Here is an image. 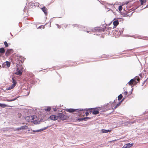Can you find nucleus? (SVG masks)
I'll list each match as a JSON object with an SVG mask.
<instances>
[{
  "instance_id": "f257e3e1",
  "label": "nucleus",
  "mask_w": 148,
  "mask_h": 148,
  "mask_svg": "<svg viewBox=\"0 0 148 148\" xmlns=\"http://www.w3.org/2000/svg\"><path fill=\"white\" fill-rule=\"evenodd\" d=\"M37 117L35 116H27L25 118L26 120L29 122L36 123L37 121Z\"/></svg>"
},
{
  "instance_id": "f03ea898",
  "label": "nucleus",
  "mask_w": 148,
  "mask_h": 148,
  "mask_svg": "<svg viewBox=\"0 0 148 148\" xmlns=\"http://www.w3.org/2000/svg\"><path fill=\"white\" fill-rule=\"evenodd\" d=\"M58 119L64 121L67 120L69 118V116L66 114L65 113H59L58 114Z\"/></svg>"
},
{
  "instance_id": "7ed1b4c3",
  "label": "nucleus",
  "mask_w": 148,
  "mask_h": 148,
  "mask_svg": "<svg viewBox=\"0 0 148 148\" xmlns=\"http://www.w3.org/2000/svg\"><path fill=\"white\" fill-rule=\"evenodd\" d=\"M136 80H137L138 82H139L140 78L138 76H136L134 79H131L128 82V84L130 86H132L133 85H136L137 83Z\"/></svg>"
},
{
  "instance_id": "20e7f679",
  "label": "nucleus",
  "mask_w": 148,
  "mask_h": 148,
  "mask_svg": "<svg viewBox=\"0 0 148 148\" xmlns=\"http://www.w3.org/2000/svg\"><path fill=\"white\" fill-rule=\"evenodd\" d=\"M87 110L89 111V112H90V114L91 112L93 114H97L99 113L98 109L97 108H90L88 109V110Z\"/></svg>"
},
{
  "instance_id": "39448f33",
  "label": "nucleus",
  "mask_w": 148,
  "mask_h": 148,
  "mask_svg": "<svg viewBox=\"0 0 148 148\" xmlns=\"http://www.w3.org/2000/svg\"><path fill=\"white\" fill-rule=\"evenodd\" d=\"M66 110L67 112L72 113L73 112H75L76 111H77L79 112V111L83 110H81V109H66Z\"/></svg>"
},
{
  "instance_id": "423d86ee",
  "label": "nucleus",
  "mask_w": 148,
  "mask_h": 148,
  "mask_svg": "<svg viewBox=\"0 0 148 148\" xmlns=\"http://www.w3.org/2000/svg\"><path fill=\"white\" fill-rule=\"evenodd\" d=\"M49 118L50 119L56 121V120L58 119V114L57 115H52L50 116Z\"/></svg>"
},
{
  "instance_id": "0eeeda50",
  "label": "nucleus",
  "mask_w": 148,
  "mask_h": 148,
  "mask_svg": "<svg viewBox=\"0 0 148 148\" xmlns=\"http://www.w3.org/2000/svg\"><path fill=\"white\" fill-rule=\"evenodd\" d=\"M13 53V50L12 49H8L5 53V55L6 56H8L9 55Z\"/></svg>"
},
{
  "instance_id": "6e6552de",
  "label": "nucleus",
  "mask_w": 148,
  "mask_h": 148,
  "mask_svg": "<svg viewBox=\"0 0 148 148\" xmlns=\"http://www.w3.org/2000/svg\"><path fill=\"white\" fill-rule=\"evenodd\" d=\"M23 71L19 69L18 68H16V72L15 73L16 75H21L22 74Z\"/></svg>"
},
{
  "instance_id": "1a4fd4ad",
  "label": "nucleus",
  "mask_w": 148,
  "mask_h": 148,
  "mask_svg": "<svg viewBox=\"0 0 148 148\" xmlns=\"http://www.w3.org/2000/svg\"><path fill=\"white\" fill-rule=\"evenodd\" d=\"M133 145V143L130 144V143L125 144L123 146V148H129L132 147Z\"/></svg>"
},
{
  "instance_id": "9d476101",
  "label": "nucleus",
  "mask_w": 148,
  "mask_h": 148,
  "mask_svg": "<svg viewBox=\"0 0 148 148\" xmlns=\"http://www.w3.org/2000/svg\"><path fill=\"white\" fill-rule=\"evenodd\" d=\"M112 23L113 25L115 26L114 27H115L119 24V22L118 20H115L114 21H113Z\"/></svg>"
},
{
  "instance_id": "9b49d317",
  "label": "nucleus",
  "mask_w": 148,
  "mask_h": 148,
  "mask_svg": "<svg viewBox=\"0 0 148 148\" xmlns=\"http://www.w3.org/2000/svg\"><path fill=\"white\" fill-rule=\"evenodd\" d=\"M17 68H18L19 69L22 70L23 71V66L22 65H20L18 63H17Z\"/></svg>"
},
{
  "instance_id": "f8f14e48",
  "label": "nucleus",
  "mask_w": 148,
  "mask_h": 148,
  "mask_svg": "<svg viewBox=\"0 0 148 148\" xmlns=\"http://www.w3.org/2000/svg\"><path fill=\"white\" fill-rule=\"evenodd\" d=\"M42 11L44 12L46 15L47 14V9L45 7H44L42 8Z\"/></svg>"
},
{
  "instance_id": "ddd939ff",
  "label": "nucleus",
  "mask_w": 148,
  "mask_h": 148,
  "mask_svg": "<svg viewBox=\"0 0 148 148\" xmlns=\"http://www.w3.org/2000/svg\"><path fill=\"white\" fill-rule=\"evenodd\" d=\"M101 132L103 133H106L108 132H110L112 131L111 130H106L104 129H102L101 130Z\"/></svg>"
},
{
  "instance_id": "4468645a",
  "label": "nucleus",
  "mask_w": 148,
  "mask_h": 148,
  "mask_svg": "<svg viewBox=\"0 0 148 148\" xmlns=\"http://www.w3.org/2000/svg\"><path fill=\"white\" fill-rule=\"evenodd\" d=\"M3 65H6L8 67H9L10 66V62L6 61L4 63Z\"/></svg>"
},
{
  "instance_id": "2eb2a0df",
  "label": "nucleus",
  "mask_w": 148,
  "mask_h": 148,
  "mask_svg": "<svg viewBox=\"0 0 148 148\" xmlns=\"http://www.w3.org/2000/svg\"><path fill=\"white\" fill-rule=\"evenodd\" d=\"M5 52V50L3 47L0 48V53L1 54L4 53Z\"/></svg>"
},
{
  "instance_id": "dca6fc26",
  "label": "nucleus",
  "mask_w": 148,
  "mask_h": 148,
  "mask_svg": "<svg viewBox=\"0 0 148 148\" xmlns=\"http://www.w3.org/2000/svg\"><path fill=\"white\" fill-rule=\"evenodd\" d=\"M15 86L14 84H12L11 86H10L8 88H7V89L8 90H10L13 88Z\"/></svg>"
},
{
  "instance_id": "f3484780",
  "label": "nucleus",
  "mask_w": 148,
  "mask_h": 148,
  "mask_svg": "<svg viewBox=\"0 0 148 148\" xmlns=\"http://www.w3.org/2000/svg\"><path fill=\"white\" fill-rule=\"evenodd\" d=\"M0 106L1 107L4 108L6 107H11L10 106H7L6 105L4 104H2L0 103Z\"/></svg>"
},
{
  "instance_id": "a211bd4d",
  "label": "nucleus",
  "mask_w": 148,
  "mask_h": 148,
  "mask_svg": "<svg viewBox=\"0 0 148 148\" xmlns=\"http://www.w3.org/2000/svg\"><path fill=\"white\" fill-rule=\"evenodd\" d=\"M12 82L13 83V84H14L15 86L17 84V82H16V80L14 79V77L12 78Z\"/></svg>"
},
{
  "instance_id": "6ab92c4d",
  "label": "nucleus",
  "mask_w": 148,
  "mask_h": 148,
  "mask_svg": "<svg viewBox=\"0 0 148 148\" xmlns=\"http://www.w3.org/2000/svg\"><path fill=\"white\" fill-rule=\"evenodd\" d=\"M82 110H83L79 111V112L80 111V112H79V113L80 115H81L82 116H84L85 114V113L84 111V110L83 109Z\"/></svg>"
},
{
  "instance_id": "aec40b11",
  "label": "nucleus",
  "mask_w": 148,
  "mask_h": 148,
  "mask_svg": "<svg viewBox=\"0 0 148 148\" xmlns=\"http://www.w3.org/2000/svg\"><path fill=\"white\" fill-rule=\"evenodd\" d=\"M21 128L22 130L23 129L26 130L28 129V126L26 125L22 126L21 127Z\"/></svg>"
},
{
  "instance_id": "412c9836",
  "label": "nucleus",
  "mask_w": 148,
  "mask_h": 148,
  "mask_svg": "<svg viewBox=\"0 0 148 148\" xmlns=\"http://www.w3.org/2000/svg\"><path fill=\"white\" fill-rule=\"evenodd\" d=\"M124 99H123L119 103H118L116 105V106H115V107H114V109H115L117 107H118L120 104L121 103L122 101L124 100Z\"/></svg>"
},
{
  "instance_id": "4be33fe9",
  "label": "nucleus",
  "mask_w": 148,
  "mask_h": 148,
  "mask_svg": "<svg viewBox=\"0 0 148 148\" xmlns=\"http://www.w3.org/2000/svg\"><path fill=\"white\" fill-rule=\"evenodd\" d=\"M44 110L46 111H49L51 110V108L50 107H48Z\"/></svg>"
},
{
  "instance_id": "5701e85b",
  "label": "nucleus",
  "mask_w": 148,
  "mask_h": 148,
  "mask_svg": "<svg viewBox=\"0 0 148 148\" xmlns=\"http://www.w3.org/2000/svg\"><path fill=\"white\" fill-rule=\"evenodd\" d=\"M140 1L141 2V5H142L146 3V0H140Z\"/></svg>"
},
{
  "instance_id": "b1692460",
  "label": "nucleus",
  "mask_w": 148,
  "mask_h": 148,
  "mask_svg": "<svg viewBox=\"0 0 148 148\" xmlns=\"http://www.w3.org/2000/svg\"><path fill=\"white\" fill-rule=\"evenodd\" d=\"M123 97V96H122V94H120V95L118 96V100H121L122 98Z\"/></svg>"
},
{
  "instance_id": "393cba45",
  "label": "nucleus",
  "mask_w": 148,
  "mask_h": 148,
  "mask_svg": "<svg viewBox=\"0 0 148 148\" xmlns=\"http://www.w3.org/2000/svg\"><path fill=\"white\" fill-rule=\"evenodd\" d=\"M88 110V109H86L84 110L88 111V112H86L85 113V114L86 116H88L89 114V113H90V112H89V111L87 110Z\"/></svg>"
},
{
  "instance_id": "a878e982",
  "label": "nucleus",
  "mask_w": 148,
  "mask_h": 148,
  "mask_svg": "<svg viewBox=\"0 0 148 148\" xmlns=\"http://www.w3.org/2000/svg\"><path fill=\"white\" fill-rule=\"evenodd\" d=\"M4 44L5 45V46L6 47H8V45L6 41H5L4 42Z\"/></svg>"
},
{
  "instance_id": "bb28decb",
  "label": "nucleus",
  "mask_w": 148,
  "mask_h": 148,
  "mask_svg": "<svg viewBox=\"0 0 148 148\" xmlns=\"http://www.w3.org/2000/svg\"><path fill=\"white\" fill-rule=\"evenodd\" d=\"M122 9H123V8H122V6L120 5L119 6L118 9H119V11H121V10H122Z\"/></svg>"
},
{
  "instance_id": "cd10ccee",
  "label": "nucleus",
  "mask_w": 148,
  "mask_h": 148,
  "mask_svg": "<svg viewBox=\"0 0 148 148\" xmlns=\"http://www.w3.org/2000/svg\"><path fill=\"white\" fill-rule=\"evenodd\" d=\"M128 93V92L127 91H125L123 93V95H124V97H126V95Z\"/></svg>"
},
{
  "instance_id": "c85d7f7f",
  "label": "nucleus",
  "mask_w": 148,
  "mask_h": 148,
  "mask_svg": "<svg viewBox=\"0 0 148 148\" xmlns=\"http://www.w3.org/2000/svg\"><path fill=\"white\" fill-rule=\"evenodd\" d=\"M21 130V127L19 128L16 129L15 130V131H19V130Z\"/></svg>"
},
{
  "instance_id": "c756f323",
  "label": "nucleus",
  "mask_w": 148,
  "mask_h": 148,
  "mask_svg": "<svg viewBox=\"0 0 148 148\" xmlns=\"http://www.w3.org/2000/svg\"><path fill=\"white\" fill-rule=\"evenodd\" d=\"M16 99V98L15 99H12V100L8 99V100H7V101H12L15 100Z\"/></svg>"
},
{
  "instance_id": "7c9ffc66",
  "label": "nucleus",
  "mask_w": 148,
  "mask_h": 148,
  "mask_svg": "<svg viewBox=\"0 0 148 148\" xmlns=\"http://www.w3.org/2000/svg\"><path fill=\"white\" fill-rule=\"evenodd\" d=\"M89 119V118L88 117H85V118H83L82 119H81V120H85L86 119Z\"/></svg>"
},
{
  "instance_id": "2f4dec72",
  "label": "nucleus",
  "mask_w": 148,
  "mask_h": 148,
  "mask_svg": "<svg viewBox=\"0 0 148 148\" xmlns=\"http://www.w3.org/2000/svg\"><path fill=\"white\" fill-rule=\"evenodd\" d=\"M56 25L58 27V28H60V27H60V26L58 24H56Z\"/></svg>"
},
{
  "instance_id": "473e14b6",
  "label": "nucleus",
  "mask_w": 148,
  "mask_h": 148,
  "mask_svg": "<svg viewBox=\"0 0 148 148\" xmlns=\"http://www.w3.org/2000/svg\"><path fill=\"white\" fill-rule=\"evenodd\" d=\"M20 61H21V63H22L23 62V61H22V60H20Z\"/></svg>"
},
{
  "instance_id": "72a5a7b5",
  "label": "nucleus",
  "mask_w": 148,
  "mask_h": 148,
  "mask_svg": "<svg viewBox=\"0 0 148 148\" xmlns=\"http://www.w3.org/2000/svg\"><path fill=\"white\" fill-rule=\"evenodd\" d=\"M113 141H117V140L116 139V140H113Z\"/></svg>"
},
{
  "instance_id": "f704fd0d",
  "label": "nucleus",
  "mask_w": 148,
  "mask_h": 148,
  "mask_svg": "<svg viewBox=\"0 0 148 148\" xmlns=\"http://www.w3.org/2000/svg\"><path fill=\"white\" fill-rule=\"evenodd\" d=\"M86 32H87L88 33H89V32H88V31H86Z\"/></svg>"
},
{
  "instance_id": "c9c22d12",
  "label": "nucleus",
  "mask_w": 148,
  "mask_h": 148,
  "mask_svg": "<svg viewBox=\"0 0 148 148\" xmlns=\"http://www.w3.org/2000/svg\"><path fill=\"white\" fill-rule=\"evenodd\" d=\"M147 40H148V39H147Z\"/></svg>"
}]
</instances>
